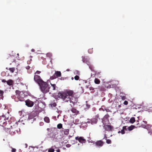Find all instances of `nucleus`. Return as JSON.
I'll return each mask as SVG.
<instances>
[{"mask_svg":"<svg viewBox=\"0 0 152 152\" xmlns=\"http://www.w3.org/2000/svg\"><path fill=\"white\" fill-rule=\"evenodd\" d=\"M104 143V142L102 140H99L96 141L95 144L97 147L100 148L103 146Z\"/></svg>","mask_w":152,"mask_h":152,"instance_id":"nucleus-9","label":"nucleus"},{"mask_svg":"<svg viewBox=\"0 0 152 152\" xmlns=\"http://www.w3.org/2000/svg\"><path fill=\"white\" fill-rule=\"evenodd\" d=\"M50 84L51 86H50L49 85L48 88V92H49L50 94H51L55 90L56 88H57L56 84H52L51 83H50Z\"/></svg>","mask_w":152,"mask_h":152,"instance_id":"nucleus-7","label":"nucleus"},{"mask_svg":"<svg viewBox=\"0 0 152 152\" xmlns=\"http://www.w3.org/2000/svg\"><path fill=\"white\" fill-rule=\"evenodd\" d=\"M46 56L49 58H51L52 56V54L50 53H48L46 54Z\"/></svg>","mask_w":152,"mask_h":152,"instance_id":"nucleus-27","label":"nucleus"},{"mask_svg":"<svg viewBox=\"0 0 152 152\" xmlns=\"http://www.w3.org/2000/svg\"><path fill=\"white\" fill-rule=\"evenodd\" d=\"M121 133L122 134H124L125 133L124 130L122 129L121 130Z\"/></svg>","mask_w":152,"mask_h":152,"instance_id":"nucleus-35","label":"nucleus"},{"mask_svg":"<svg viewBox=\"0 0 152 152\" xmlns=\"http://www.w3.org/2000/svg\"><path fill=\"white\" fill-rule=\"evenodd\" d=\"M61 73L60 71H56L54 75L50 77V79L52 80L56 79L57 77H60L61 76Z\"/></svg>","mask_w":152,"mask_h":152,"instance_id":"nucleus-6","label":"nucleus"},{"mask_svg":"<svg viewBox=\"0 0 152 152\" xmlns=\"http://www.w3.org/2000/svg\"><path fill=\"white\" fill-rule=\"evenodd\" d=\"M75 139L76 140H78L80 142L82 143H85L86 141V140L84 139L83 137H75Z\"/></svg>","mask_w":152,"mask_h":152,"instance_id":"nucleus-12","label":"nucleus"},{"mask_svg":"<svg viewBox=\"0 0 152 152\" xmlns=\"http://www.w3.org/2000/svg\"><path fill=\"white\" fill-rule=\"evenodd\" d=\"M62 131L63 132L64 134L67 135L69 134V130L67 129L64 130H62Z\"/></svg>","mask_w":152,"mask_h":152,"instance_id":"nucleus-16","label":"nucleus"},{"mask_svg":"<svg viewBox=\"0 0 152 152\" xmlns=\"http://www.w3.org/2000/svg\"><path fill=\"white\" fill-rule=\"evenodd\" d=\"M34 80L39 85L43 81L39 76L36 75H35L34 76Z\"/></svg>","mask_w":152,"mask_h":152,"instance_id":"nucleus-5","label":"nucleus"},{"mask_svg":"<svg viewBox=\"0 0 152 152\" xmlns=\"http://www.w3.org/2000/svg\"><path fill=\"white\" fill-rule=\"evenodd\" d=\"M94 82L96 84H99L100 83V81L98 79L95 78L94 79Z\"/></svg>","mask_w":152,"mask_h":152,"instance_id":"nucleus-18","label":"nucleus"},{"mask_svg":"<svg viewBox=\"0 0 152 152\" xmlns=\"http://www.w3.org/2000/svg\"><path fill=\"white\" fill-rule=\"evenodd\" d=\"M121 133V131H119L118 132V133Z\"/></svg>","mask_w":152,"mask_h":152,"instance_id":"nucleus-50","label":"nucleus"},{"mask_svg":"<svg viewBox=\"0 0 152 152\" xmlns=\"http://www.w3.org/2000/svg\"><path fill=\"white\" fill-rule=\"evenodd\" d=\"M82 60H83V62H85V58L83 57H82Z\"/></svg>","mask_w":152,"mask_h":152,"instance_id":"nucleus-43","label":"nucleus"},{"mask_svg":"<svg viewBox=\"0 0 152 152\" xmlns=\"http://www.w3.org/2000/svg\"><path fill=\"white\" fill-rule=\"evenodd\" d=\"M126 99V97H125V96H122V97H121V99L123 100H124V99Z\"/></svg>","mask_w":152,"mask_h":152,"instance_id":"nucleus-41","label":"nucleus"},{"mask_svg":"<svg viewBox=\"0 0 152 152\" xmlns=\"http://www.w3.org/2000/svg\"><path fill=\"white\" fill-rule=\"evenodd\" d=\"M51 105V106L52 107H55L56 106V104L55 103H53Z\"/></svg>","mask_w":152,"mask_h":152,"instance_id":"nucleus-33","label":"nucleus"},{"mask_svg":"<svg viewBox=\"0 0 152 152\" xmlns=\"http://www.w3.org/2000/svg\"><path fill=\"white\" fill-rule=\"evenodd\" d=\"M15 68L14 67L12 68H10L9 69V70L12 73H13L15 70Z\"/></svg>","mask_w":152,"mask_h":152,"instance_id":"nucleus-24","label":"nucleus"},{"mask_svg":"<svg viewBox=\"0 0 152 152\" xmlns=\"http://www.w3.org/2000/svg\"><path fill=\"white\" fill-rule=\"evenodd\" d=\"M90 90H93L94 89V88L92 87H91L89 88Z\"/></svg>","mask_w":152,"mask_h":152,"instance_id":"nucleus-38","label":"nucleus"},{"mask_svg":"<svg viewBox=\"0 0 152 152\" xmlns=\"http://www.w3.org/2000/svg\"><path fill=\"white\" fill-rule=\"evenodd\" d=\"M119 107H121V105H119Z\"/></svg>","mask_w":152,"mask_h":152,"instance_id":"nucleus-54","label":"nucleus"},{"mask_svg":"<svg viewBox=\"0 0 152 152\" xmlns=\"http://www.w3.org/2000/svg\"><path fill=\"white\" fill-rule=\"evenodd\" d=\"M86 63L89 66V68L92 71L94 72H96L94 70V66L92 65L91 64H90L89 62H86Z\"/></svg>","mask_w":152,"mask_h":152,"instance_id":"nucleus-13","label":"nucleus"},{"mask_svg":"<svg viewBox=\"0 0 152 152\" xmlns=\"http://www.w3.org/2000/svg\"><path fill=\"white\" fill-rule=\"evenodd\" d=\"M9 114V111H8L7 113L5 115H3L1 117H0V125L4 126L7 124L6 120L8 119V117L7 118V116Z\"/></svg>","mask_w":152,"mask_h":152,"instance_id":"nucleus-3","label":"nucleus"},{"mask_svg":"<svg viewBox=\"0 0 152 152\" xmlns=\"http://www.w3.org/2000/svg\"><path fill=\"white\" fill-rule=\"evenodd\" d=\"M71 111L75 115H77L79 113V111L75 108H72L71 109Z\"/></svg>","mask_w":152,"mask_h":152,"instance_id":"nucleus-14","label":"nucleus"},{"mask_svg":"<svg viewBox=\"0 0 152 152\" xmlns=\"http://www.w3.org/2000/svg\"><path fill=\"white\" fill-rule=\"evenodd\" d=\"M91 50V49H89L88 50V52L89 53L90 51H91V50Z\"/></svg>","mask_w":152,"mask_h":152,"instance_id":"nucleus-49","label":"nucleus"},{"mask_svg":"<svg viewBox=\"0 0 152 152\" xmlns=\"http://www.w3.org/2000/svg\"><path fill=\"white\" fill-rule=\"evenodd\" d=\"M123 129L124 130H126V126H124L123 127Z\"/></svg>","mask_w":152,"mask_h":152,"instance_id":"nucleus-40","label":"nucleus"},{"mask_svg":"<svg viewBox=\"0 0 152 152\" xmlns=\"http://www.w3.org/2000/svg\"><path fill=\"white\" fill-rule=\"evenodd\" d=\"M57 152H60V150L59 149H58L56 150Z\"/></svg>","mask_w":152,"mask_h":152,"instance_id":"nucleus-47","label":"nucleus"},{"mask_svg":"<svg viewBox=\"0 0 152 152\" xmlns=\"http://www.w3.org/2000/svg\"><path fill=\"white\" fill-rule=\"evenodd\" d=\"M128 102L126 101H125L124 103V105H127V104H128Z\"/></svg>","mask_w":152,"mask_h":152,"instance_id":"nucleus-34","label":"nucleus"},{"mask_svg":"<svg viewBox=\"0 0 152 152\" xmlns=\"http://www.w3.org/2000/svg\"><path fill=\"white\" fill-rule=\"evenodd\" d=\"M18 98L19 100L20 101H24V99L23 98L20 97L19 96H18Z\"/></svg>","mask_w":152,"mask_h":152,"instance_id":"nucleus-25","label":"nucleus"},{"mask_svg":"<svg viewBox=\"0 0 152 152\" xmlns=\"http://www.w3.org/2000/svg\"><path fill=\"white\" fill-rule=\"evenodd\" d=\"M68 145H69V144H67V145H66V147H68V146H68Z\"/></svg>","mask_w":152,"mask_h":152,"instance_id":"nucleus-53","label":"nucleus"},{"mask_svg":"<svg viewBox=\"0 0 152 152\" xmlns=\"http://www.w3.org/2000/svg\"><path fill=\"white\" fill-rule=\"evenodd\" d=\"M17 55L18 56H19V53H17Z\"/></svg>","mask_w":152,"mask_h":152,"instance_id":"nucleus-52","label":"nucleus"},{"mask_svg":"<svg viewBox=\"0 0 152 152\" xmlns=\"http://www.w3.org/2000/svg\"><path fill=\"white\" fill-rule=\"evenodd\" d=\"M104 138L105 140H107V135L106 134H104Z\"/></svg>","mask_w":152,"mask_h":152,"instance_id":"nucleus-39","label":"nucleus"},{"mask_svg":"<svg viewBox=\"0 0 152 152\" xmlns=\"http://www.w3.org/2000/svg\"><path fill=\"white\" fill-rule=\"evenodd\" d=\"M44 120L47 123H49L50 122V119L48 117H45L44 118Z\"/></svg>","mask_w":152,"mask_h":152,"instance_id":"nucleus-21","label":"nucleus"},{"mask_svg":"<svg viewBox=\"0 0 152 152\" xmlns=\"http://www.w3.org/2000/svg\"><path fill=\"white\" fill-rule=\"evenodd\" d=\"M54 150L52 148H49L48 150V152H54Z\"/></svg>","mask_w":152,"mask_h":152,"instance_id":"nucleus-29","label":"nucleus"},{"mask_svg":"<svg viewBox=\"0 0 152 152\" xmlns=\"http://www.w3.org/2000/svg\"><path fill=\"white\" fill-rule=\"evenodd\" d=\"M7 69H8L7 68H6Z\"/></svg>","mask_w":152,"mask_h":152,"instance_id":"nucleus-57","label":"nucleus"},{"mask_svg":"<svg viewBox=\"0 0 152 152\" xmlns=\"http://www.w3.org/2000/svg\"><path fill=\"white\" fill-rule=\"evenodd\" d=\"M106 142L107 143L109 144L111 143V141L110 140L107 139Z\"/></svg>","mask_w":152,"mask_h":152,"instance_id":"nucleus-28","label":"nucleus"},{"mask_svg":"<svg viewBox=\"0 0 152 152\" xmlns=\"http://www.w3.org/2000/svg\"><path fill=\"white\" fill-rule=\"evenodd\" d=\"M41 90L44 94L48 92V88L49 85L46 82L43 81L39 85Z\"/></svg>","mask_w":152,"mask_h":152,"instance_id":"nucleus-2","label":"nucleus"},{"mask_svg":"<svg viewBox=\"0 0 152 152\" xmlns=\"http://www.w3.org/2000/svg\"><path fill=\"white\" fill-rule=\"evenodd\" d=\"M135 121V119L134 117H132L130 119V122L132 124L134 123Z\"/></svg>","mask_w":152,"mask_h":152,"instance_id":"nucleus-22","label":"nucleus"},{"mask_svg":"<svg viewBox=\"0 0 152 152\" xmlns=\"http://www.w3.org/2000/svg\"><path fill=\"white\" fill-rule=\"evenodd\" d=\"M106 110V111L107 112H110L111 111L109 109H107V110Z\"/></svg>","mask_w":152,"mask_h":152,"instance_id":"nucleus-46","label":"nucleus"},{"mask_svg":"<svg viewBox=\"0 0 152 152\" xmlns=\"http://www.w3.org/2000/svg\"><path fill=\"white\" fill-rule=\"evenodd\" d=\"M73 79H74V78H73V77H72V78H71V79H72V80H73Z\"/></svg>","mask_w":152,"mask_h":152,"instance_id":"nucleus-51","label":"nucleus"},{"mask_svg":"<svg viewBox=\"0 0 152 152\" xmlns=\"http://www.w3.org/2000/svg\"><path fill=\"white\" fill-rule=\"evenodd\" d=\"M57 127L59 129H60L61 128H62V125L61 124H58L57 126Z\"/></svg>","mask_w":152,"mask_h":152,"instance_id":"nucleus-26","label":"nucleus"},{"mask_svg":"<svg viewBox=\"0 0 152 152\" xmlns=\"http://www.w3.org/2000/svg\"><path fill=\"white\" fill-rule=\"evenodd\" d=\"M139 119H138V120L137 121H138H138H139Z\"/></svg>","mask_w":152,"mask_h":152,"instance_id":"nucleus-55","label":"nucleus"},{"mask_svg":"<svg viewBox=\"0 0 152 152\" xmlns=\"http://www.w3.org/2000/svg\"><path fill=\"white\" fill-rule=\"evenodd\" d=\"M4 92L3 91L0 90V99H3Z\"/></svg>","mask_w":152,"mask_h":152,"instance_id":"nucleus-19","label":"nucleus"},{"mask_svg":"<svg viewBox=\"0 0 152 152\" xmlns=\"http://www.w3.org/2000/svg\"><path fill=\"white\" fill-rule=\"evenodd\" d=\"M73 123L75 124H77L79 123V120L77 119H74L73 121Z\"/></svg>","mask_w":152,"mask_h":152,"instance_id":"nucleus-20","label":"nucleus"},{"mask_svg":"<svg viewBox=\"0 0 152 152\" xmlns=\"http://www.w3.org/2000/svg\"><path fill=\"white\" fill-rule=\"evenodd\" d=\"M103 127L105 130L108 131H111L113 129V127L112 126L109 125H105Z\"/></svg>","mask_w":152,"mask_h":152,"instance_id":"nucleus-10","label":"nucleus"},{"mask_svg":"<svg viewBox=\"0 0 152 152\" xmlns=\"http://www.w3.org/2000/svg\"><path fill=\"white\" fill-rule=\"evenodd\" d=\"M41 73V72L39 71H37L36 73H35V74L36 75V74H39Z\"/></svg>","mask_w":152,"mask_h":152,"instance_id":"nucleus-36","label":"nucleus"},{"mask_svg":"<svg viewBox=\"0 0 152 152\" xmlns=\"http://www.w3.org/2000/svg\"><path fill=\"white\" fill-rule=\"evenodd\" d=\"M79 78V77L78 75H76L74 77L75 79L77 80H78Z\"/></svg>","mask_w":152,"mask_h":152,"instance_id":"nucleus-30","label":"nucleus"},{"mask_svg":"<svg viewBox=\"0 0 152 152\" xmlns=\"http://www.w3.org/2000/svg\"><path fill=\"white\" fill-rule=\"evenodd\" d=\"M12 148V150L11 151L12 152H15L16 151V149L11 148Z\"/></svg>","mask_w":152,"mask_h":152,"instance_id":"nucleus-32","label":"nucleus"},{"mask_svg":"<svg viewBox=\"0 0 152 152\" xmlns=\"http://www.w3.org/2000/svg\"><path fill=\"white\" fill-rule=\"evenodd\" d=\"M26 104L28 107H32L34 104V102L28 99L25 101Z\"/></svg>","mask_w":152,"mask_h":152,"instance_id":"nucleus-11","label":"nucleus"},{"mask_svg":"<svg viewBox=\"0 0 152 152\" xmlns=\"http://www.w3.org/2000/svg\"><path fill=\"white\" fill-rule=\"evenodd\" d=\"M2 82L3 83L7 82V81L5 79H2L1 80Z\"/></svg>","mask_w":152,"mask_h":152,"instance_id":"nucleus-42","label":"nucleus"},{"mask_svg":"<svg viewBox=\"0 0 152 152\" xmlns=\"http://www.w3.org/2000/svg\"><path fill=\"white\" fill-rule=\"evenodd\" d=\"M42 152H45L44 151H43Z\"/></svg>","mask_w":152,"mask_h":152,"instance_id":"nucleus-58","label":"nucleus"},{"mask_svg":"<svg viewBox=\"0 0 152 152\" xmlns=\"http://www.w3.org/2000/svg\"><path fill=\"white\" fill-rule=\"evenodd\" d=\"M31 51L32 52H34L35 51V50L34 49H31Z\"/></svg>","mask_w":152,"mask_h":152,"instance_id":"nucleus-48","label":"nucleus"},{"mask_svg":"<svg viewBox=\"0 0 152 152\" xmlns=\"http://www.w3.org/2000/svg\"><path fill=\"white\" fill-rule=\"evenodd\" d=\"M7 83L8 85L11 86L13 84V81L12 80H9L7 81Z\"/></svg>","mask_w":152,"mask_h":152,"instance_id":"nucleus-15","label":"nucleus"},{"mask_svg":"<svg viewBox=\"0 0 152 152\" xmlns=\"http://www.w3.org/2000/svg\"><path fill=\"white\" fill-rule=\"evenodd\" d=\"M74 93L73 91L66 90L63 92H59L57 95L58 98L62 99L65 102H69L73 105L77 102V99L74 96Z\"/></svg>","mask_w":152,"mask_h":152,"instance_id":"nucleus-1","label":"nucleus"},{"mask_svg":"<svg viewBox=\"0 0 152 152\" xmlns=\"http://www.w3.org/2000/svg\"><path fill=\"white\" fill-rule=\"evenodd\" d=\"M143 122L144 123V124H147V122L146 121H143Z\"/></svg>","mask_w":152,"mask_h":152,"instance_id":"nucleus-44","label":"nucleus"},{"mask_svg":"<svg viewBox=\"0 0 152 152\" xmlns=\"http://www.w3.org/2000/svg\"><path fill=\"white\" fill-rule=\"evenodd\" d=\"M141 127L144 128H145L146 127V126L144 124H142L140 126H139V127Z\"/></svg>","mask_w":152,"mask_h":152,"instance_id":"nucleus-31","label":"nucleus"},{"mask_svg":"<svg viewBox=\"0 0 152 152\" xmlns=\"http://www.w3.org/2000/svg\"><path fill=\"white\" fill-rule=\"evenodd\" d=\"M20 91L18 90H16L15 91V92L16 93V94H20Z\"/></svg>","mask_w":152,"mask_h":152,"instance_id":"nucleus-37","label":"nucleus"},{"mask_svg":"<svg viewBox=\"0 0 152 152\" xmlns=\"http://www.w3.org/2000/svg\"><path fill=\"white\" fill-rule=\"evenodd\" d=\"M11 128H9V132L12 135H14L18 133V129H19L17 126H11Z\"/></svg>","mask_w":152,"mask_h":152,"instance_id":"nucleus-4","label":"nucleus"},{"mask_svg":"<svg viewBox=\"0 0 152 152\" xmlns=\"http://www.w3.org/2000/svg\"><path fill=\"white\" fill-rule=\"evenodd\" d=\"M30 66H27L26 67V69H29V68H30Z\"/></svg>","mask_w":152,"mask_h":152,"instance_id":"nucleus-45","label":"nucleus"},{"mask_svg":"<svg viewBox=\"0 0 152 152\" xmlns=\"http://www.w3.org/2000/svg\"><path fill=\"white\" fill-rule=\"evenodd\" d=\"M109 117V115L107 114L104 116L102 119V122L104 124H105L106 122H108L109 121L108 118Z\"/></svg>","mask_w":152,"mask_h":152,"instance_id":"nucleus-8","label":"nucleus"},{"mask_svg":"<svg viewBox=\"0 0 152 152\" xmlns=\"http://www.w3.org/2000/svg\"><path fill=\"white\" fill-rule=\"evenodd\" d=\"M92 124H95L97 122V119L96 118H93L91 120Z\"/></svg>","mask_w":152,"mask_h":152,"instance_id":"nucleus-17","label":"nucleus"},{"mask_svg":"<svg viewBox=\"0 0 152 152\" xmlns=\"http://www.w3.org/2000/svg\"><path fill=\"white\" fill-rule=\"evenodd\" d=\"M135 128L136 127L134 126L131 125V126L128 127V129L129 130L131 131L134 128Z\"/></svg>","mask_w":152,"mask_h":152,"instance_id":"nucleus-23","label":"nucleus"},{"mask_svg":"<svg viewBox=\"0 0 152 152\" xmlns=\"http://www.w3.org/2000/svg\"><path fill=\"white\" fill-rule=\"evenodd\" d=\"M12 58V57H11L10 58Z\"/></svg>","mask_w":152,"mask_h":152,"instance_id":"nucleus-56","label":"nucleus"}]
</instances>
